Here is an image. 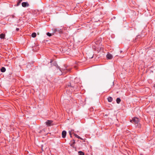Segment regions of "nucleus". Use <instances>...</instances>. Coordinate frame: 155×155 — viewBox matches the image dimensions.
<instances>
[{"label":"nucleus","instance_id":"5701e85b","mask_svg":"<svg viewBox=\"0 0 155 155\" xmlns=\"http://www.w3.org/2000/svg\"><path fill=\"white\" fill-rule=\"evenodd\" d=\"M16 30L17 31H18L19 30V29L18 28H16Z\"/></svg>","mask_w":155,"mask_h":155},{"label":"nucleus","instance_id":"39448f33","mask_svg":"<svg viewBox=\"0 0 155 155\" xmlns=\"http://www.w3.org/2000/svg\"><path fill=\"white\" fill-rule=\"evenodd\" d=\"M101 38H97L95 40L94 42L95 44L97 45H98L100 43H101Z\"/></svg>","mask_w":155,"mask_h":155},{"label":"nucleus","instance_id":"dca6fc26","mask_svg":"<svg viewBox=\"0 0 155 155\" xmlns=\"http://www.w3.org/2000/svg\"><path fill=\"white\" fill-rule=\"evenodd\" d=\"M78 153L79 155H84V153L81 151H79Z\"/></svg>","mask_w":155,"mask_h":155},{"label":"nucleus","instance_id":"1a4fd4ad","mask_svg":"<svg viewBox=\"0 0 155 155\" xmlns=\"http://www.w3.org/2000/svg\"><path fill=\"white\" fill-rule=\"evenodd\" d=\"M106 57L107 59H111L112 58L113 56L111 54H108L106 55Z\"/></svg>","mask_w":155,"mask_h":155},{"label":"nucleus","instance_id":"b1692460","mask_svg":"<svg viewBox=\"0 0 155 155\" xmlns=\"http://www.w3.org/2000/svg\"><path fill=\"white\" fill-rule=\"evenodd\" d=\"M74 141L75 142V140H72L71 141V142H74Z\"/></svg>","mask_w":155,"mask_h":155},{"label":"nucleus","instance_id":"ddd939ff","mask_svg":"<svg viewBox=\"0 0 155 155\" xmlns=\"http://www.w3.org/2000/svg\"><path fill=\"white\" fill-rule=\"evenodd\" d=\"M6 71L5 68L4 67H2L1 69V71L2 72H5Z\"/></svg>","mask_w":155,"mask_h":155},{"label":"nucleus","instance_id":"f3484780","mask_svg":"<svg viewBox=\"0 0 155 155\" xmlns=\"http://www.w3.org/2000/svg\"><path fill=\"white\" fill-rule=\"evenodd\" d=\"M36 34L35 32H34V33H32L31 34V36L33 38H35L36 37Z\"/></svg>","mask_w":155,"mask_h":155},{"label":"nucleus","instance_id":"412c9836","mask_svg":"<svg viewBox=\"0 0 155 155\" xmlns=\"http://www.w3.org/2000/svg\"><path fill=\"white\" fill-rule=\"evenodd\" d=\"M141 37V36L140 35H139L137 36V38H140Z\"/></svg>","mask_w":155,"mask_h":155},{"label":"nucleus","instance_id":"4be33fe9","mask_svg":"<svg viewBox=\"0 0 155 155\" xmlns=\"http://www.w3.org/2000/svg\"><path fill=\"white\" fill-rule=\"evenodd\" d=\"M69 135L71 137H72L71 132L70 131H69Z\"/></svg>","mask_w":155,"mask_h":155},{"label":"nucleus","instance_id":"393cba45","mask_svg":"<svg viewBox=\"0 0 155 155\" xmlns=\"http://www.w3.org/2000/svg\"><path fill=\"white\" fill-rule=\"evenodd\" d=\"M52 62H53V61L52 60H51V61L50 62V63H51Z\"/></svg>","mask_w":155,"mask_h":155},{"label":"nucleus","instance_id":"6e6552de","mask_svg":"<svg viewBox=\"0 0 155 155\" xmlns=\"http://www.w3.org/2000/svg\"><path fill=\"white\" fill-rule=\"evenodd\" d=\"M66 132L65 130H63L62 133V136L63 138L65 137L66 135Z\"/></svg>","mask_w":155,"mask_h":155},{"label":"nucleus","instance_id":"9d476101","mask_svg":"<svg viewBox=\"0 0 155 155\" xmlns=\"http://www.w3.org/2000/svg\"><path fill=\"white\" fill-rule=\"evenodd\" d=\"M5 37V35L3 33H2L0 35V38L1 39H4Z\"/></svg>","mask_w":155,"mask_h":155},{"label":"nucleus","instance_id":"0eeeda50","mask_svg":"<svg viewBox=\"0 0 155 155\" xmlns=\"http://www.w3.org/2000/svg\"><path fill=\"white\" fill-rule=\"evenodd\" d=\"M71 87L72 88L71 89V90L73 91V90H75V89H74V86H72L71 85V83H69L68 84L66 85V87Z\"/></svg>","mask_w":155,"mask_h":155},{"label":"nucleus","instance_id":"f257e3e1","mask_svg":"<svg viewBox=\"0 0 155 155\" xmlns=\"http://www.w3.org/2000/svg\"><path fill=\"white\" fill-rule=\"evenodd\" d=\"M130 122L133 123L137 128H140L141 127V125L139 123V119L137 117H134L132 120H130Z\"/></svg>","mask_w":155,"mask_h":155},{"label":"nucleus","instance_id":"a211bd4d","mask_svg":"<svg viewBox=\"0 0 155 155\" xmlns=\"http://www.w3.org/2000/svg\"><path fill=\"white\" fill-rule=\"evenodd\" d=\"M47 35L48 36H52V34L49 32H48L47 33Z\"/></svg>","mask_w":155,"mask_h":155},{"label":"nucleus","instance_id":"423d86ee","mask_svg":"<svg viewBox=\"0 0 155 155\" xmlns=\"http://www.w3.org/2000/svg\"><path fill=\"white\" fill-rule=\"evenodd\" d=\"M21 5L23 7H28L29 6V4L28 2H23L22 3Z\"/></svg>","mask_w":155,"mask_h":155},{"label":"nucleus","instance_id":"7ed1b4c3","mask_svg":"<svg viewBox=\"0 0 155 155\" xmlns=\"http://www.w3.org/2000/svg\"><path fill=\"white\" fill-rule=\"evenodd\" d=\"M53 121L51 120H48L45 122L46 124L48 126H50L52 125Z\"/></svg>","mask_w":155,"mask_h":155},{"label":"nucleus","instance_id":"2eb2a0df","mask_svg":"<svg viewBox=\"0 0 155 155\" xmlns=\"http://www.w3.org/2000/svg\"><path fill=\"white\" fill-rule=\"evenodd\" d=\"M22 0H18L17 2V4L16 5V6H18L20 4L21 2H22Z\"/></svg>","mask_w":155,"mask_h":155},{"label":"nucleus","instance_id":"f03ea898","mask_svg":"<svg viewBox=\"0 0 155 155\" xmlns=\"http://www.w3.org/2000/svg\"><path fill=\"white\" fill-rule=\"evenodd\" d=\"M64 68H61L60 71L61 72L58 74L59 75H61L62 74V73H66L68 72H70L71 71V68H68V67L67 66L65 65H64Z\"/></svg>","mask_w":155,"mask_h":155},{"label":"nucleus","instance_id":"6ab92c4d","mask_svg":"<svg viewBox=\"0 0 155 155\" xmlns=\"http://www.w3.org/2000/svg\"><path fill=\"white\" fill-rule=\"evenodd\" d=\"M72 143L71 144V146L73 147V145L75 144V141L72 142Z\"/></svg>","mask_w":155,"mask_h":155},{"label":"nucleus","instance_id":"20e7f679","mask_svg":"<svg viewBox=\"0 0 155 155\" xmlns=\"http://www.w3.org/2000/svg\"><path fill=\"white\" fill-rule=\"evenodd\" d=\"M53 64L56 67V68H57V69H58L59 70V71H61V68L59 66L57 63V62L56 61H54L53 63Z\"/></svg>","mask_w":155,"mask_h":155},{"label":"nucleus","instance_id":"f8f14e48","mask_svg":"<svg viewBox=\"0 0 155 155\" xmlns=\"http://www.w3.org/2000/svg\"><path fill=\"white\" fill-rule=\"evenodd\" d=\"M74 136L75 137H77V138H78L79 139H81V140H83V139L82 138H81V137H79V136H78V135H77V134H74Z\"/></svg>","mask_w":155,"mask_h":155},{"label":"nucleus","instance_id":"9b49d317","mask_svg":"<svg viewBox=\"0 0 155 155\" xmlns=\"http://www.w3.org/2000/svg\"><path fill=\"white\" fill-rule=\"evenodd\" d=\"M107 100L109 102H111L113 101V98L110 97H109L107 98Z\"/></svg>","mask_w":155,"mask_h":155},{"label":"nucleus","instance_id":"aec40b11","mask_svg":"<svg viewBox=\"0 0 155 155\" xmlns=\"http://www.w3.org/2000/svg\"><path fill=\"white\" fill-rule=\"evenodd\" d=\"M54 32L56 33L57 31H58V30L57 29H54Z\"/></svg>","mask_w":155,"mask_h":155},{"label":"nucleus","instance_id":"4468645a","mask_svg":"<svg viewBox=\"0 0 155 155\" xmlns=\"http://www.w3.org/2000/svg\"><path fill=\"white\" fill-rule=\"evenodd\" d=\"M121 101L120 99L119 98H117L116 99V102L117 104H119Z\"/></svg>","mask_w":155,"mask_h":155}]
</instances>
